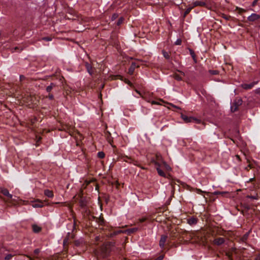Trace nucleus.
Returning <instances> with one entry per match:
<instances>
[{
	"label": "nucleus",
	"instance_id": "nucleus-23",
	"mask_svg": "<svg viewBox=\"0 0 260 260\" xmlns=\"http://www.w3.org/2000/svg\"><path fill=\"white\" fill-rule=\"evenodd\" d=\"M247 162L249 164V165L247 167L245 168L246 170L249 171V168L252 169L254 168L253 164L252 163H251L249 159H247Z\"/></svg>",
	"mask_w": 260,
	"mask_h": 260
},
{
	"label": "nucleus",
	"instance_id": "nucleus-22",
	"mask_svg": "<svg viewBox=\"0 0 260 260\" xmlns=\"http://www.w3.org/2000/svg\"><path fill=\"white\" fill-rule=\"evenodd\" d=\"M156 170L158 174L162 177H165V173L159 168V167L157 166Z\"/></svg>",
	"mask_w": 260,
	"mask_h": 260
},
{
	"label": "nucleus",
	"instance_id": "nucleus-8",
	"mask_svg": "<svg viewBox=\"0 0 260 260\" xmlns=\"http://www.w3.org/2000/svg\"><path fill=\"white\" fill-rule=\"evenodd\" d=\"M260 18V15L253 13L248 17V20L250 21H254Z\"/></svg>",
	"mask_w": 260,
	"mask_h": 260
},
{
	"label": "nucleus",
	"instance_id": "nucleus-10",
	"mask_svg": "<svg viewBox=\"0 0 260 260\" xmlns=\"http://www.w3.org/2000/svg\"><path fill=\"white\" fill-rule=\"evenodd\" d=\"M139 67V66H136V63L135 62H133L130 67V68L128 69V74L130 75H132L134 73V72L135 71V69L136 68Z\"/></svg>",
	"mask_w": 260,
	"mask_h": 260
},
{
	"label": "nucleus",
	"instance_id": "nucleus-18",
	"mask_svg": "<svg viewBox=\"0 0 260 260\" xmlns=\"http://www.w3.org/2000/svg\"><path fill=\"white\" fill-rule=\"evenodd\" d=\"M105 135L108 142L111 144L112 142H113V140L111 137V134L109 132H107L105 133Z\"/></svg>",
	"mask_w": 260,
	"mask_h": 260
},
{
	"label": "nucleus",
	"instance_id": "nucleus-35",
	"mask_svg": "<svg viewBox=\"0 0 260 260\" xmlns=\"http://www.w3.org/2000/svg\"><path fill=\"white\" fill-rule=\"evenodd\" d=\"M98 156L99 158H103L105 157V154L103 152H99L98 153Z\"/></svg>",
	"mask_w": 260,
	"mask_h": 260
},
{
	"label": "nucleus",
	"instance_id": "nucleus-41",
	"mask_svg": "<svg viewBox=\"0 0 260 260\" xmlns=\"http://www.w3.org/2000/svg\"><path fill=\"white\" fill-rule=\"evenodd\" d=\"M247 198H250L252 199L257 200L258 199V196H247Z\"/></svg>",
	"mask_w": 260,
	"mask_h": 260
},
{
	"label": "nucleus",
	"instance_id": "nucleus-58",
	"mask_svg": "<svg viewBox=\"0 0 260 260\" xmlns=\"http://www.w3.org/2000/svg\"><path fill=\"white\" fill-rule=\"evenodd\" d=\"M254 178H252L250 179H249V180L248 181V182H251V181H252V180H254Z\"/></svg>",
	"mask_w": 260,
	"mask_h": 260
},
{
	"label": "nucleus",
	"instance_id": "nucleus-1",
	"mask_svg": "<svg viewBox=\"0 0 260 260\" xmlns=\"http://www.w3.org/2000/svg\"><path fill=\"white\" fill-rule=\"evenodd\" d=\"M114 246V243L108 242L104 244L100 248L99 251L96 250L95 254L98 258H105L110 253L112 247Z\"/></svg>",
	"mask_w": 260,
	"mask_h": 260
},
{
	"label": "nucleus",
	"instance_id": "nucleus-28",
	"mask_svg": "<svg viewBox=\"0 0 260 260\" xmlns=\"http://www.w3.org/2000/svg\"><path fill=\"white\" fill-rule=\"evenodd\" d=\"M162 164L164 165V168L167 171H170L171 170V167L164 161H162Z\"/></svg>",
	"mask_w": 260,
	"mask_h": 260
},
{
	"label": "nucleus",
	"instance_id": "nucleus-34",
	"mask_svg": "<svg viewBox=\"0 0 260 260\" xmlns=\"http://www.w3.org/2000/svg\"><path fill=\"white\" fill-rule=\"evenodd\" d=\"M162 54L164 55V56L166 58V59H169V57H170V55L169 54V53L165 51H162Z\"/></svg>",
	"mask_w": 260,
	"mask_h": 260
},
{
	"label": "nucleus",
	"instance_id": "nucleus-33",
	"mask_svg": "<svg viewBox=\"0 0 260 260\" xmlns=\"http://www.w3.org/2000/svg\"><path fill=\"white\" fill-rule=\"evenodd\" d=\"M69 235H68L63 240V245L64 246L67 245L68 242H69Z\"/></svg>",
	"mask_w": 260,
	"mask_h": 260
},
{
	"label": "nucleus",
	"instance_id": "nucleus-19",
	"mask_svg": "<svg viewBox=\"0 0 260 260\" xmlns=\"http://www.w3.org/2000/svg\"><path fill=\"white\" fill-rule=\"evenodd\" d=\"M32 230L35 233H39L41 231V228L37 225H32Z\"/></svg>",
	"mask_w": 260,
	"mask_h": 260
},
{
	"label": "nucleus",
	"instance_id": "nucleus-56",
	"mask_svg": "<svg viewBox=\"0 0 260 260\" xmlns=\"http://www.w3.org/2000/svg\"><path fill=\"white\" fill-rule=\"evenodd\" d=\"M125 82H126V83H127L128 84L130 85H132V83H131V82H130V81H125Z\"/></svg>",
	"mask_w": 260,
	"mask_h": 260
},
{
	"label": "nucleus",
	"instance_id": "nucleus-11",
	"mask_svg": "<svg viewBox=\"0 0 260 260\" xmlns=\"http://www.w3.org/2000/svg\"><path fill=\"white\" fill-rule=\"evenodd\" d=\"M167 236L165 235H163L161 236L160 240L159 241V246L161 247H164L165 244V243L167 241Z\"/></svg>",
	"mask_w": 260,
	"mask_h": 260
},
{
	"label": "nucleus",
	"instance_id": "nucleus-37",
	"mask_svg": "<svg viewBox=\"0 0 260 260\" xmlns=\"http://www.w3.org/2000/svg\"><path fill=\"white\" fill-rule=\"evenodd\" d=\"M182 41L180 39H178L175 42V44L176 45H180L181 44Z\"/></svg>",
	"mask_w": 260,
	"mask_h": 260
},
{
	"label": "nucleus",
	"instance_id": "nucleus-55",
	"mask_svg": "<svg viewBox=\"0 0 260 260\" xmlns=\"http://www.w3.org/2000/svg\"><path fill=\"white\" fill-rule=\"evenodd\" d=\"M236 157H237V158L238 160H240V156H239V155H236Z\"/></svg>",
	"mask_w": 260,
	"mask_h": 260
},
{
	"label": "nucleus",
	"instance_id": "nucleus-47",
	"mask_svg": "<svg viewBox=\"0 0 260 260\" xmlns=\"http://www.w3.org/2000/svg\"><path fill=\"white\" fill-rule=\"evenodd\" d=\"M117 17V15L116 14H114L112 16V19L114 20Z\"/></svg>",
	"mask_w": 260,
	"mask_h": 260
},
{
	"label": "nucleus",
	"instance_id": "nucleus-63",
	"mask_svg": "<svg viewBox=\"0 0 260 260\" xmlns=\"http://www.w3.org/2000/svg\"><path fill=\"white\" fill-rule=\"evenodd\" d=\"M257 258L260 260V254L258 255Z\"/></svg>",
	"mask_w": 260,
	"mask_h": 260
},
{
	"label": "nucleus",
	"instance_id": "nucleus-17",
	"mask_svg": "<svg viewBox=\"0 0 260 260\" xmlns=\"http://www.w3.org/2000/svg\"><path fill=\"white\" fill-rule=\"evenodd\" d=\"M126 158L130 160V161H128V160L124 159V160L126 162H128L129 163H133L134 165H135L136 166H139V164H138L137 161L135 160L134 159H133L131 157H129L126 156Z\"/></svg>",
	"mask_w": 260,
	"mask_h": 260
},
{
	"label": "nucleus",
	"instance_id": "nucleus-57",
	"mask_svg": "<svg viewBox=\"0 0 260 260\" xmlns=\"http://www.w3.org/2000/svg\"><path fill=\"white\" fill-rule=\"evenodd\" d=\"M100 238L99 237H96L95 238V240H96V241L100 240Z\"/></svg>",
	"mask_w": 260,
	"mask_h": 260
},
{
	"label": "nucleus",
	"instance_id": "nucleus-40",
	"mask_svg": "<svg viewBox=\"0 0 260 260\" xmlns=\"http://www.w3.org/2000/svg\"><path fill=\"white\" fill-rule=\"evenodd\" d=\"M56 258H58V259H62V258H66V257L64 256V254H58Z\"/></svg>",
	"mask_w": 260,
	"mask_h": 260
},
{
	"label": "nucleus",
	"instance_id": "nucleus-3",
	"mask_svg": "<svg viewBox=\"0 0 260 260\" xmlns=\"http://www.w3.org/2000/svg\"><path fill=\"white\" fill-rule=\"evenodd\" d=\"M242 104V100L241 99L238 98L235 99L231 107L232 112H234L237 111L239 108V107Z\"/></svg>",
	"mask_w": 260,
	"mask_h": 260
},
{
	"label": "nucleus",
	"instance_id": "nucleus-50",
	"mask_svg": "<svg viewBox=\"0 0 260 260\" xmlns=\"http://www.w3.org/2000/svg\"><path fill=\"white\" fill-rule=\"evenodd\" d=\"M255 93L260 95V88H258L255 90Z\"/></svg>",
	"mask_w": 260,
	"mask_h": 260
},
{
	"label": "nucleus",
	"instance_id": "nucleus-32",
	"mask_svg": "<svg viewBox=\"0 0 260 260\" xmlns=\"http://www.w3.org/2000/svg\"><path fill=\"white\" fill-rule=\"evenodd\" d=\"M192 8L193 7H189L186 10L185 12H184V17H185L187 14H188L189 13V12L191 11Z\"/></svg>",
	"mask_w": 260,
	"mask_h": 260
},
{
	"label": "nucleus",
	"instance_id": "nucleus-31",
	"mask_svg": "<svg viewBox=\"0 0 260 260\" xmlns=\"http://www.w3.org/2000/svg\"><path fill=\"white\" fill-rule=\"evenodd\" d=\"M209 72L211 75H217V74H219V72L218 71H217V70H209Z\"/></svg>",
	"mask_w": 260,
	"mask_h": 260
},
{
	"label": "nucleus",
	"instance_id": "nucleus-13",
	"mask_svg": "<svg viewBox=\"0 0 260 260\" xmlns=\"http://www.w3.org/2000/svg\"><path fill=\"white\" fill-rule=\"evenodd\" d=\"M56 87V84L51 83L50 84L46 87V90L47 92L50 93L51 90Z\"/></svg>",
	"mask_w": 260,
	"mask_h": 260
},
{
	"label": "nucleus",
	"instance_id": "nucleus-39",
	"mask_svg": "<svg viewBox=\"0 0 260 260\" xmlns=\"http://www.w3.org/2000/svg\"><path fill=\"white\" fill-rule=\"evenodd\" d=\"M165 257L164 254H161L159 255V256L157 257V258L156 260H162Z\"/></svg>",
	"mask_w": 260,
	"mask_h": 260
},
{
	"label": "nucleus",
	"instance_id": "nucleus-24",
	"mask_svg": "<svg viewBox=\"0 0 260 260\" xmlns=\"http://www.w3.org/2000/svg\"><path fill=\"white\" fill-rule=\"evenodd\" d=\"M205 5V3L203 2H200V1H197L193 3V6H203Z\"/></svg>",
	"mask_w": 260,
	"mask_h": 260
},
{
	"label": "nucleus",
	"instance_id": "nucleus-51",
	"mask_svg": "<svg viewBox=\"0 0 260 260\" xmlns=\"http://www.w3.org/2000/svg\"><path fill=\"white\" fill-rule=\"evenodd\" d=\"M237 9H238L239 10V13H241L242 12L245 11L244 10H243V9H242L241 8H237Z\"/></svg>",
	"mask_w": 260,
	"mask_h": 260
},
{
	"label": "nucleus",
	"instance_id": "nucleus-9",
	"mask_svg": "<svg viewBox=\"0 0 260 260\" xmlns=\"http://www.w3.org/2000/svg\"><path fill=\"white\" fill-rule=\"evenodd\" d=\"M31 205L34 208H42L44 206L43 202L39 200L35 201Z\"/></svg>",
	"mask_w": 260,
	"mask_h": 260
},
{
	"label": "nucleus",
	"instance_id": "nucleus-36",
	"mask_svg": "<svg viewBox=\"0 0 260 260\" xmlns=\"http://www.w3.org/2000/svg\"><path fill=\"white\" fill-rule=\"evenodd\" d=\"M42 40L46 41H50L52 40V38L50 37H43L42 38Z\"/></svg>",
	"mask_w": 260,
	"mask_h": 260
},
{
	"label": "nucleus",
	"instance_id": "nucleus-62",
	"mask_svg": "<svg viewBox=\"0 0 260 260\" xmlns=\"http://www.w3.org/2000/svg\"><path fill=\"white\" fill-rule=\"evenodd\" d=\"M136 91L138 93H139L140 95H141L140 92L138 90H136Z\"/></svg>",
	"mask_w": 260,
	"mask_h": 260
},
{
	"label": "nucleus",
	"instance_id": "nucleus-4",
	"mask_svg": "<svg viewBox=\"0 0 260 260\" xmlns=\"http://www.w3.org/2000/svg\"><path fill=\"white\" fill-rule=\"evenodd\" d=\"M213 194L217 195L220 194L223 197L226 198H233L234 196L232 192L228 191H215L213 193Z\"/></svg>",
	"mask_w": 260,
	"mask_h": 260
},
{
	"label": "nucleus",
	"instance_id": "nucleus-64",
	"mask_svg": "<svg viewBox=\"0 0 260 260\" xmlns=\"http://www.w3.org/2000/svg\"><path fill=\"white\" fill-rule=\"evenodd\" d=\"M32 258H38L37 256H34Z\"/></svg>",
	"mask_w": 260,
	"mask_h": 260
},
{
	"label": "nucleus",
	"instance_id": "nucleus-6",
	"mask_svg": "<svg viewBox=\"0 0 260 260\" xmlns=\"http://www.w3.org/2000/svg\"><path fill=\"white\" fill-rule=\"evenodd\" d=\"M156 160H154L153 159V160H152L151 161H152V162L154 163L155 166L160 167L159 162L161 161L162 162L163 160L162 159V157L160 154H156Z\"/></svg>",
	"mask_w": 260,
	"mask_h": 260
},
{
	"label": "nucleus",
	"instance_id": "nucleus-15",
	"mask_svg": "<svg viewBox=\"0 0 260 260\" xmlns=\"http://www.w3.org/2000/svg\"><path fill=\"white\" fill-rule=\"evenodd\" d=\"M74 243L76 246H83L85 245L84 241L82 239L75 240Z\"/></svg>",
	"mask_w": 260,
	"mask_h": 260
},
{
	"label": "nucleus",
	"instance_id": "nucleus-46",
	"mask_svg": "<svg viewBox=\"0 0 260 260\" xmlns=\"http://www.w3.org/2000/svg\"><path fill=\"white\" fill-rule=\"evenodd\" d=\"M40 250L39 249H36L34 251V254H38L40 252Z\"/></svg>",
	"mask_w": 260,
	"mask_h": 260
},
{
	"label": "nucleus",
	"instance_id": "nucleus-26",
	"mask_svg": "<svg viewBox=\"0 0 260 260\" xmlns=\"http://www.w3.org/2000/svg\"><path fill=\"white\" fill-rule=\"evenodd\" d=\"M183 238H186L187 239H190V238H191V234L189 233H188L187 232H185L183 235Z\"/></svg>",
	"mask_w": 260,
	"mask_h": 260
},
{
	"label": "nucleus",
	"instance_id": "nucleus-14",
	"mask_svg": "<svg viewBox=\"0 0 260 260\" xmlns=\"http://www.w3.org/2000/svg\"><path fill=\"white\" fill-rule=\"evenodd\" d=\"M80 206L82 207H85L87 204V201L86 199L83 197H81L79 200Z\"/></svg>",
	"mask_w": 260,
	"mask_h": 260
},
{
	"label": "nucleus",
	"instance_id": "nucleus-59",
	"mask_svg": "<svg viewBox=\"0 0 260 260\" xmlns=\"http://www.w3.org/2000/svg\"><path fill=\"white\" fill-rule=\"evenodd\" d=\"M197 191H198V193L202 192V191L201 189H197Z\"/></svg>",
	"mask_w": 260,
	"mask_h": 260
},
{
	"label": "nucleus",
	"instance_id": "nucleus-5",
	"mask_svg": "<svg viewBox=\"0 0 260 260\" xmlns=\"http://www.w3.org/2000/svg\"><path fill=\"white\" fill-rule=\"evenodd\" d=\"M0 192L8 197L9 199L12 198V195L9 193V190L7 188L0 187Z\"/></svg>",
	"mask_w": 260,
	"mask_h": 260
},
{
	"label": "nucleus",
	"instance_id": "nucleus-20",
	"mask_svg": "<svg viewBox=\"0 0 260 260\" xmlns=\"http://www.w3.org/2000/svg\"><path fill=\"white\" fill-rule=\"evenodd\" d=\"M197 222V220L196 218L192 217L188 219V223L190 225L195 224Z\"/></svg>",
	"mask_w": 260,
	"mask_h": 260
},
{
	"label": "nucleus",
	"instance_id": "nucleus-21",
	"mask_svg": "<svg viewBox=\"0 0 260 260\" xmlns=\"http://www.w3.org/2000/svg\"><path fill=\"white\" fill-rule=\"evenodd\" d=\"M86 67L88 72L91 75L92 74V67L88 63H86Z\"/></svg>",
	"mask_w": 260,
	"mask_h": 260
},
{
	"label": "nucleus",
	"instance_id": "nucleus-48",
	"mask_svg": "<svg viewBox=\"0 0 260 260\" xmlns=\"http://www.w3.org/2000/svg\"><path fill=\"white\" fill-rule=\"evenodd\" d=\"M146 220V218H145V217L142 218H141V219H139V220H140V221L141 222H144V221H145Z\"/></svg>",
	"mask_w": 260,
	"mask_h": 260
},
{
	"label": "nucleus",
	"instance_id": "nucleus-44",
	"mask_svg": "<svg viewBox=\"0 0 260 260\" xmlns=\"http://www.w3.org/2000/svg\"><path fill=\"white\" fill-rule=\"evenodd\" d=\"M222 17H223L224 19H226V20H229V19H230V16H227V15H224V14H223V15H222Z\"/></svg>",
	"mask_w": 260,
	"mask_h": 260
},
{
	"label": "nucleus",
	"instance_id": "nucleus-38",
	"mask_svg": "<svg viewBox=\"0 0 260 260\" xmlns=\"http://www.w3.org/2000/svg\"><path fill=\"white\" fill-rule=\"evenodd\" d=\"M13 256V255L9 254L5 256V260H9L10 259L12 258Z\"/></svg>",
	"mask_w": 260,
	"mask_h": 260
},
{
	"label": "nucleus",
	"instance_id": "nucleus-54",
	"mask_svg": "<svg viewBox=\"0 0 260 260\" xmlns=\"http://www.w3.org/2000/svg\"><path fill=\"white\" fill-rule=\"evenodd\" d=\"M82 194H83V190H81L80 194H79L80 197H82Z\"/></svg>",
	"mask_w": 260,
	"mask_h": 260
},
{
	"label": "nucleus",
	"instance_id": "nucleus-30",
	"mask_svg": "<svg viewBox=\"0 0 260 260\" xmlns=\"http://www.w3.org/2000/svg\"><path fill=\"white\" fill-rule=\"evenodd\" d=\"M137 230H138V228H135L128 229L127 230V231L128 233H134V232L137 231Z\"/></svg>",
	"mask_w": 260,
	"mask_h": 260
},
{
	"label": "nucleus",
	"instance_id": "nucleus-45",
	"mask_svg": "<svg viewBox=\"0 0 260 260\" xmlns=\"http://www.w3.org/2000/svg\"><path fill=\"white\" fill-rule=\"evenodd\" d=\"M49 95L48 96V98L50 99V100H53L54 99V96L52 94H50V93H49Z\"/></svg>",
	"mask_w": 260,
	"mask_h": 260
},
{
	"label": "nucleus",
	"instance_id": "nucleus-16",
	"mask_svg": "<svg viewBox=\"0 0 260 260\" xmlns=\"http://www.w3.org/2000/svg\"><path fill=\"white\" fill-rule=\"evenodd\" d=\"M44 194L48 198H53V193L52 190H50L49 189H46L44 190Z\"/></svg>",
	"mask_w": 260,
	"mask_h": 260
},
{
	"label": "nucleus",
	"instance_id": "nucleus-2",
	"mask_svg": "<svg viewBox=\"0 0 260 260\" xmlns=\"http://www.w3.org/2000/svg\"><path fill=\"white\" fill-rule=\"evenodd\" d=\"M181 117L183 119L184 122L186 123L193 122L197 123H200L201 122L200 120L196 118H194L193 117H188L186 115H184L183 114H181Z\"/></svg>",
	"mask_w": 260,
	"mask_h": 260
},
{
	"label": "nucleus",
	"instance_id": "nucleus-60",
	"mask_svg": "<svg viewBox=\"0 0 260 260\" xmlns=\"http://www.w3.org/2000/svg\"><path fill=\"white\" fill-rule=\"evenodd\" d=\"M180 73H181V75H183V76H185V74H184V72H180Z\"/></svg>",
	"mask_w": 260,
	"mask_h": 260
},
{
	"label": "nucleus",
	"instance_id": "nucleus-43",
	"mask_svg": "<svg viewBox=\"0 0 260 260\" xmlns=\"http://www.w3.org/2000/svg\"><path fill=\"white\" fill-rule=\"evenodd\" d=\"M122 21H123V18L120 17L117 22V25H120L122 22Z\"/></svg>",
	"mask_w": 260,
	"mask_h": 260
},
{
	"label": "nucleus",
	"instance_id": "nucleus-53",
	"mask_svg": "<svg viewBox=\"0 0 260 260\" xmlns=\"http://www.w3.org/2000/svg\"><path fill=\"white\" fill-rule=\"evenodd\" d=\"M171 105L172 107H174V108H177V109H180L179 107H177V106H175V105H173V104H171Z\"/></svg>",
	"mask_w": 260,
	"mask_h": 260
},
{
	"label": "nucleus",
	"instance_id": "nucleus-25",
	"mask_svg": "<svg viewBox=\"0 0 260 260\" xmlns=\"http://www.w3.org/2000/svg\"><path fill=\"white\" fill-rule=\"evenodd\" d=\"M23 48L22 47H15L14 48H13L11 49V51L12 53L15 52L17 50H19V51H21L23 50Z\"/></svg>",
	"mask_w": 260,
	"mask_h": 260
},
{
	"label": "nucleus",
	"instance_id": "nucleus-61",
	"mask_svg": "<svg viewBox=\"0 0 260 260\" xmlns=\"http://www.w3.org/2000/svg\"><path fill=\"white\" fill-rule=\"evenodd\" d=\"M152 104H157V103H156V102H155V101H153V102H152Z\"/></svg>",
	"mask_w": 260,
	"mask_h": 260
},
{
	"label": "nucleus",
	"instance_id": "nucleus-29",
	"mask_svg": "<svg viewBox=\"0 0 260 260\" xmlns=\"http://www.w3.org/2000/svg\"><path fill=\"white\" fill-rule=\"evenodd\" d=\"M174 78L178 81L182 80V77L179 75L177 74H175L174 75Z\"/></svg>",
	"mask_w": 260,
	"mask_h": 260
},
{
	"label": "nucleus",
	"instance_id": "nucleus-49",
	"mask_svg": "<svg viewBox=\"0 0 260 260\" xmlns=\"http://www.w3.org/2000/svg\"><path fill=\"white\" fill-rule=\"evenodd\" d=\"M25 79V77L23 75H20V81H22Z\"/></svg>",
	"mask_w": 260,
	"mask_h": 260
},
{
	"label": "nucleus",
	"instance_id": "nucleus-27",
	"mask_svg": "<svg viewBox=\"0 0 260 260\" xmlns=\"http://www.w3.org/2000/svg\"><path fill=\"white\" fill-rule=\"evenodd\" d=\"M189 52H190V54L191 55L193 60L195 62H196L197 60L196 58V55H195L194 51L191 49H189Z\"/></svg>",
	"mask_w": 260,
	"mask_h": 260
},
{
	"label": "nucleus",
	"instance_id": "nucleus-12",
	"mask_svg": "<svg viewBox=\"0 0 260 260\" xmlns=\"http://www.w3.org/2000/svg\"><path fill=\"white\" fill-rule=\"evenodd\" d=\"M255 83V82H252L250 84H243L241 85V86L245 89H249L253 87Z\"/></svg>",
	"mask_w": 260,
	"mask_h": 260
},
{
	"label": "nucleus",
	"instance_id": "nucleus-7",
	"mask_svg": "<svg viewBox=\"0 0 260 260\" xmlns=\"http://www.w3.org/2000/svg\"><path fill=\"white\" fill-rule=\"evenodd\" d=\"M225 242V240L224 238L221 237H219L217 238H216L213 241V244L216 245H221V244H223Z\"/></svg>",
	"mask_w": 260,
	"mask_h": 260
},
{
	"label": "nucleus",
	"instance_id": "nucleus-52",
	"mask_svg": "<svg viewBox=\"0 0 260 260\" xmlns=\"http://www.w3.org/2000/svg\"><path fill=\"white\" fill-rule=\"evenodd\" d=\"M258 0H254L252 3V6H254L256 5Z\"/></svg>",
	"mask_w": 260,
	"mask_h": 260
},
{
	"label": "nucleus",
	"instance_id": "nucleus-42",
	"mask_svg": "<svg viewBox=\"0 0 260 260\" xmlns=\"http://www.w3.org/2000/svg\"><path fill=\"white\" fill-rule=\"evenodd\" d=\"M248 236V233L245 234V235H244L243 237L242 238V241H244L245 240H246V239H247Z\"/></svg>",
	"mask_w": 260,
	"mask_h": 260
}]
</instances>
